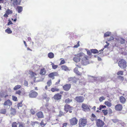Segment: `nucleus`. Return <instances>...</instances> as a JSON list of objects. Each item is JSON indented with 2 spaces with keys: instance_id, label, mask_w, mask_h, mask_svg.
<instances>
[{
  "instance_id": "nucleus-1",
  "label": "nucleus",
  "mask_w": 127,
  "mask_h": 127,
  "mask_svg": "<svg viewBox=\"0 0 127 127\" xmlns=\"http://www.w3.org/2000/svg\"><path fill=\"white\" fill-rule=\"evenodd\" d=\"M84 55V53L83 52H80L75 55L73 59V60L76 63L80 61L81 58Z\"/></svg>"
},
{
  "instance_id": "nucleus-2",
  "label": "nucleus",
  "mask_w": 127,
  "mask_h": 127,
  "mask_svg": "<svg viewBox=\"0 0 127 127\" xmlns=\"http://www.w3.org/2000/svg\"><path fill=\"white\" fill-rule=\"evenodd\" d=\"M118 64L119 66L121 68H125L127 67V62L123 59H120Z\"/></svg>"
},
{
  "instance_id": "nucleus-3",
  "label": "nucleus",
  "mask_w": 127,
  "mask_h": 127,
  "mask_svg": "<svg viewBox=\"0 0 127 127\" xmlns=\"http://www.w3.org/2000/svg\"><path fill=\"white\" fill-rule=\"evenodd\" d=\"M87 120L86 118H81L79 120L78 125L79 127H83L87 124Z\"/></svg>"
},
{
  "instance_id": "nucleus-4",
  "label": "nucleus",
  "mask_w": 127,
  "mask_h": 127,
  "mask_svg": "<svg viewBox=\"0 0 127 127\" xmlns=\"http://www.w3.org/2000/svg\"><path fill=\"white\" fill-rule=\"evenodd\" d=\"M84 56L81 58V64L85 65H86L87 63L88 60V57L87 56L85 55L84 53Z\"/></svg>"
},
{
  "instance_id": "nucleus-5",
  "label": "nucleus",
  "mask_w": 127,
  "mask_h": 127,
  "mask_svg": "<svg viewBox=\"0 0 127 127\" xmlns=\"http://www.w3.org/2000/svg\"><path fill=\"white\" fill-rule=\"evenodd\" d=\"M96 125L97 127H103L105 124L104 122L100 119H95Z\"/></svg>"
},
{
  "instance_id": "nucleus-6",
  "label": "nucleus",
  "mask_w": 127,
  "mask_h": 127,
  "mask_svg": "<svg viewBox=\"0 0 127 127\" xmlns=\"http://www.w3.org/2000/svg\"><path fill=\"white\" fill-rule=\"evenodd\" d=\"M78 121L77 119L75 117H73L69 120L70 124L72 126L77 124Z\"/></svg>"
},
{
  "instance_id": "nucleus-7",
  "label": "nucleus",
  "mask_w": 127,
  "mask_h": 127,
  "mask_svg": "<svg viewBox=\"0 0 127 127\" xmlns=\"http://www.w3.org/2000/svg\"><path fill=\"white\" fill-rule=\"evenodd\" d=\"M38 94L37 92L33 91H30L29 95L30 97L31 98H34L36 97L37 96Z\"/></svg>"
},
{
  "instance_id": "nucleus-8",
  "label": "nucleus",
  "mask_w": 127,
  "mask_h": 127,
  "mask_svg": "<svg viewBox=\"0 0 127 127\" xmlns=\"http://www.w3.org/2000/svg\"><path fill=\"white\" fill-rule=\"evenodd\" d=\"M84 99V98L81 96H77L75 98V100L77 102L79 103L83 102Z\"/></svg>"
},
{
  "instance_id": "nucleus-9",
  "label": "nucleus",
  "mask_w": 127,
  "mask_h": 127,
  "mask_svg": "<svg viewBox=\"0 0 127 127\" xmlns=\"http://www.w3.org/2000/svg\"><path fill=\"white\" fill-rule=\"evenodd\" d=\"M73 107L71 106L70 105L68 104H66L64 105V110L65 111L67 112L69 111L70 113L72 112L71 110L72 109Z\"/></svg>"
},
{
  "instance_id": "nucleus-10",
  "label": "nucleus",
  "mask_w": 127,
  "mask_h": 127,
  "mask_svg": "<svg viewBox=\"0 0 127 127\" xmlns=\"http://www.w3.org/2000/svg\"><path fill=\"white\" fill-rule=\"evenodd\" d=\"M79 79L75 77H72L68 78V81L69 82L72 83H76Z\"/></svg>"
},
{
  "instance_id": "nucleus-11",
  "label": "nucleus",
  "mask_w": 127,
  "mask_h": 127,
  "mask_svg": "<svg viewBox=\"0 0 127 127\" xmlns=\"http://www.w3.org/2000/svg\"><path fill=\"white\" fill-rule=\"evenodd\" d=\"M12 102L9 99H7L3 103L4 106H9V107L12 105Z\"/></svg>"
},
{
  "instance_id": "nucleus-12",
  "label": "nucleus",
  "mask_w": 127,
  "mask_h": 127,
  "mask_svg": "<svg viewBox=\"0 0 127 127\" xmlns=\"http://www.w3.org/2000/svg\"><path fill=\"white\" fill-rule=\"evenodd\" d=\"M59 74L58 73L56 72H54L50 73L48 75V77L50 78H52V79H54V77L58 76Z\"/></svg>"
},
{
  "instance_id": "nucleus-13",
  "label": "nucleus",
  "mask_w": 127,
  "mask_h": 127,
  "mask_svg": "<svg viewBox=\"0 0 127 127\" xmlns=\"http://www.w3.org/2000/svg\"><path fill=\"white\" fill-rule=\"evenodd\" d=\"M71 85L70 84H66L63 87V89L65 91H68L71 88Z\"/></svg>"
},
{
  "instance_id": "nucleus-14",
  "label": "nucleus",
  "mask_w": 127,
  "mask_h": 127,
  "mask_svg": "<svg viewBox=\"0 0 127 127\" xmlns=\"http://www.w3.org/2000/svg\"><path fill=\"white\" fill-rule=\"evenodd\" d=\"M62 96V95L59 93H57L54 95L53 98L55 100H58L61 99Z\"/></svg>"
},
{
  "instance_id": "nucleus-15",
  "label": "nucleus",
  "mask_w": 127,
  "mask_h": 127,
  "mask_svg": "<svg viewBox=\"0 0 127 127\" xmlns=\"http://www.w3.org/2000/svg\"><path fill=\"white\" fill-rule=\"evenodd\" d=\"M123 108L122 105L120 104H117L115 106V110L117 111H121Z\"/></svg>"
},
{
  "instance_id": "nucleus-16",
  "label": "nucleus",
  "mask_w": 127,
  "mask_h": 127,
  "mask_svg": "<svg viewBox=\"0 0 127 127\" xmlns=\"http://www.w3.org/2000/svg\"><path fill=\"white\" fill-rule=\"evenodd\" d=\"M73 71L74 72L78 75H81L83 72H81V70L80 71V72H79L78 67H75Z\"/></svg>"
},
{
  "instance_id": "nucleus-17",
  "label": "nucleus",
  "mask_w": 127,
  "mask_h": 127,
  "mask_svg": "<svg viewBox=\"0 0 127 127\" xmlns=\"http://www.w3.org/2000/svg\"><path fill=\"white\" fill-rule=\"evenodd\" d=\"M81 107L82 108L83 110L84 111H85V110L89 109V106L85 103L82 104Z\"/></svg>"
},
{
  "instance_id": "nucleus-18",
  "label": "nucleus",
  "mask_w": 127,
  "mask_h": 127,
  "mask_svg": "<svg viewBox=\"0 0 127 127\" xmlns=\"http://www.w3.org/2000/svg\"><path fill=\"white\" fill-rule=\"evenodd\" d=\"M36 115L39 119L43 118L44 117L43 113L41 111L38 112L36 113Z\"/></svg>"
},
{
  "instance_id": "nucleus-19",
  "label": "nucleus",
  "mask_w": 127,
  "mask_h": 127,
  "mask_svg": "<svg viewBox=\"0 0 127 127\" xmlns=\"http://www.w3.org/2000/svg\"><path fill=\"white\" fill-rule=\"evenodd\" d=\"M120 101L122 104H124L126 102V99L123 96H121L119 97Z\"/></svg>"
},
{
  "instance_id": "nucleus-20",
  "label": "nucleus",
  "mask_w": 127,
  "mask_h": 127,
  "mask_svg": "<svg viewBox=\"0 0 127 127\" xmlns=\"http://www.w3.org/2000/svg\"><path fill=\"white\" fill-rule=\"evenodd\" d=\"M46 73V71L45 68H43L40 69L39 74L42 75H45Z\"/></svg>"
},
{
  "instance_id": "nucleus-21",
  "label": "nucleus",
  "mask_w": 127,
  "mask_h": 127,
  "mask_svg": "<svg viewBox=\"0 0 127 127\" xmlns=\"http://www.w3.org/2000/svg\"><path fill=\"white\" fill-rule=\"evenodd\" d=\"M62 69V70L67 71L69 70V68L65 65H63L61 66Z\"/></svg>"
},
{
  "instance_id": "nucleus-22",
  "label": "nucleus",
  "mask_w": 127,
  "mask_h": 127,
  "mask_svg": "<svg viewBox=\"0 0 127 127\" xmlns=\"http://www.w3.org/2000/svg\"><path fill=\"white\" fill-rule=\"evenodd\" d=\"M59 90H60L59 89L56 88L55 87H54L52 88L51 89V91L53 92H59Z\"/></svg>"
},
{
  "instance_id": "nucleus-23",
  "label": "nucleus",
  "mask_w": 127,
  "mask_h": 127,
  "mask_svg": "<svg viewBox=\"0 0 127 127\" xmlns=\"http://www.w3.org/2000/svg\"><path fill=\"white\" fill-rule=\"evenodd\" d=\"M46 124V121H45L44 120H42L40 123V125L42 126V127H43L45 126Z\"/></svg>"
},
{
  "instance_id": "nucleus-24",
  "label": "nucleus",
  "mask_w": 127,
  "mask_h": 127,
  "mask_svg": "<svg viewBox=\"0 0 127 127\" xmlns=\"http://www.w3.org/2000/svg\"><path fill=\"white\" fill-rule=\"evenodd\" d=\"M45 106L46 108L47 109V111H50L51 110V106L49 105L48 104H46L45 105Z\"/></svg>"
},
{
  "instance_id": "nucleus-25",
  "label": "nucleus",
  "mask_w": 127,
  "mask_h": 127,
  "mask_svg": "<svg viewBox=\"0 0 127 127\" xmlns=\"http://www.w3.org/2000/svg\"><path fill=\"white\" fill-rule=\"evenodd\" d=\"M48 57L50 59H52L54 57V54L52 52H50L48 54Z\"/></svg>"
},
{
  "instance_id": "nucleus-26",
  "label": "nucleus",
  "mask_w": 127,
  "mask_h": 127,
  "mask_svg": "<svg viewBox=\"0 0 127 127\" xmlns=\"http://www.w3.org/2000/svg\"><path fill=\"white\" fill-rule=\"evenodd\" d=\"M11 115H14L16 114V111L15 109L11 108Z\"/></svg>"
},
{
  "instance_id": "nucleus-27",
  "label": "nucleus",
  "mask_w": 127,
  "mask_h": 127,
  "mask_svg": "<svg viewBox=\"0 0 127 127\" xmlns=\"http://www.w3.org/2000/svg\"><path fill=\"white\" fill-rule=\"evenodd\" d=\"M105 104L108 107H110L112 105V103L108 101H106L104 102Z\"/></svg>"
},
{
  "instance_id": "nucleus-28",
  "label": "nucleus",
  "mask_w": 127,
  "mask_h": 127,
  "mask_svg": "<svg viewBox=\"0 0 127 127\" xmlns=\"http://www.w3.org/2000/svg\"><path fill=\"white\" fill-rule=\"evenodd\" d=\"M17 9L19 13H20L23 10V7L21 6H18L17 8Z\"/></svg>"
},
{
  "instance_id": "nucleus-29",
  "label": "nucleus",
  "mask_w": 127,
  "mask_h": 127,
  "mask_svg": "<svg viewBox=\"0 0 127 127\" xmlns=\"http://www.w3.org/2000/svg\"><path fill=\"white\" fill-rule=\"evenodd\" d=\"M42 98L43 99H46L48 100H49L50 99V98L48 97L47 95L45 94L42 95Z\"/></svg>"
},
{
  "instance_id": "nucleus-30",
  "label": "nucleus",
  "mask_w": 127,
  "mask_h": 127,
  "mask_svg": "<svg viewBox=\"0 0 127 127\" xmlns=\"http://www.w3.org/2000/svg\"><path fill=\"white\" fill-rule=\"evenodd\" d=\"M72 99H70L69 98H67L64 101L67 104L69 103H70L72 102Z\"/></svg>"
},
{
  "instance_id": "nucleus-31",
  "label": "nucleus",
  "mask_w": 127,
  "mask_h": 127,
  "mask_svg": "<svg viewBox=\"0 0 127 127\" xmlns=\"http://www.w3.org/2000/svg\"><path fill=\"white\" fill-rule=\"evenodd\" d=\"M13 4L14 6H15L19 4L17 0H13Z\"/></svg>"
},
{
  "instance_id": "nucleus-32",
  "label": "nucleus",
  "mask_w": 127,
  "mask_h": 127,
  "mask_svg": "<svg viewBox=\"0 0 127 127\" xmlns=\"http://www.w3.org/2000/svg\"><path fill=\"white\" fill-rule=\"evenodd\" d=\"M91 51L92 53H93V54H97L98 53V50L95 49H91Z\"/></svg>"
},
{
  "instance_id": "nucleus-33",
  "label": "nucleus",
  "mask_w": 127,
  "mask_h": 127,
  "mask_svg": "<svg viewBox=\"0 0 127 127\" xmlns=\"http://www.w3.org/2000/svg\"><path fill=\"white\" fill-rule=\"evenodd\" d=\"M29 74L32 77H34L36 75V74L35 73H34L32 71H29Z\"/></svg>"
},
{
  "instance_id": "nucleus-34",
  "label": "nucleus",
  "mask_w": 127,
  "mask_h": 127,
  "mask_svg": "<svg viewBox=\"0 0 127 127\" xmlns=\"http://www.w3.org/2000/svg\"><path fill=\"white\" fill-rule=\"evenodd\" d=\"M5 32L6 33H7L8 34H11L12 32V31L10 29L8 28L5 31Z\"/></svg>"
},
{
  "instance_id": "nucleus-35",
  "label": "nucleus",
  "mask_w": 127,
  "mask_h": 127,
  "mask_svg": "<svg viewBox=\"0 0 127 127\" xmlns=\"http://www.w3.org/2000/svg\"><path fill=\"white\" fill-rule=\"evenodd\" d=\"M19 126L18 127H25V124L23 122H19Z\"/></svg>"
},
{
  "instance_id": "nucleus-36",
  "label": "nucleus",
  "mask_w": 127,
  "mask_h": 127,
  "mask_svg": "<svg viewBox=\"0 0 127 127\" xmlns=\"http://www.w3.org/2000/svg\"><path fill=\"white\" fill-rule=\"evenodd\" d=\"M117 74L119 76H120V75H122L124 74V71H119L117 72Z\"/></svg>"
},
{
  "instance_id": "nucleus-37",
  "label": "nucleus",
  "mask_w": 127,
  "mask_h": 127,
  "mask_svg": "<svg viewBox=\"0 0 127 127\" xmlns=\"http://www.w3.org/2000/svg\"><path fill=\"white\" fill-rule=\"evenodd\" d=\"M21 87V86L19 85H18L15 86L14 88V90H17L20 89Z\"/></svg>"
},
{
  "instance_id": "nucleus-38",
  "label": "nucleus",
  "mask_w": 127,
  "mask_h": 127,
  "mask_svg": "<svg viewBox=\"0 0 127 127\" xmlns=\"http://www.w3.org/2000/svg\"><path fill=\"white\" fill-rule=\"evenodd\" d=\"M111 34V33L110 32H106L104 35V37H107L110 36Z\"/></svg>"
},
{
  "instance_id": "nucleus-39",
  "label": "nucleus",
  "mask_w": 127,
  "mask_h": 127,
  "mask_svg": "<svg viewBox=\"0 0 127 127\" xmlns=\"http://www.w3.org/2000/svg\"><path fill=\"white\" fill-rule=\"evenodd\" d=\"M51 65L52 66V68L53 69H56L58 67L57 65H55L54 63H52Z\"/></svg>"
},
{
  "instance_id": "nucleus-40",
  "label": "nucleus",
  "mask_w": 127,
  "mask_h": 127,
  "mask_svg": "<svg viewBox=\"0 0 127 127\" xmlns=\"http://www.w3.org/2000/svg\"><path fill=\"white\" fill-rule=\"evenodd\" d=\"M47 84L48 87L50 86L52 84V82L51 80H49L47 83Z\"/></svg>"
},
{
  "instance_id": "nucleus-41",
  "label": "nucleus",
  "mask_w": 127,
  "mask_h": 127,
  "mask_svg": "<svg viewBox=\"0 0 127 127\" xmlns=\"http://www.w3.org/2000/svg\"><path fill=\"white\" fill-rule=\"evenodd\" d=\"M6 112V109H2L0 110V113L2 114H5Z\"/></svg>"
},
{
  "instance_id": "nucleus-42",
  "label": "nucleus",
  "mask_w": 127,
  "mask_h": 127,
  "mask_svg": "<svg viewBox=\"0 0 127 127\" xmlns=\"http://www.w3.org/2000/svg\"><path fill=\"white\" fill-rule=\"evenodd\" d=\"M6 13L7 14L9 15L10 14H12V12L11 10H10L8 9L6 11Z\"/></svg>"
},
{
  "instance_id": "nucleus-43",
  "label": "nucleus",
  "mask_w": 127,
  "mask_h": 127,
  "mask_svg": "<svg viewBox=\"0 0 127 127\" xmlns=\"http://www.w3.org/2000/svg\"><path fill=\"white\" fill-rule=\"evenodd\" d=\"M12 127H17V123L16 122H13L12 124Z\"/></svg>"
},
{
  "instance_id": "nucleus-44",
  "label": "nucleus",
  "mask_w": 127,
  "mask_h": 127,
  "mask_svg": "<svg viewBox=\"0 0 127 127\" xmlns=\"http://www.w3.org/2000/svg\"><path fill=\"white\" fill-rule=\"evenodd\" d=\"M23 106V104L22 103V102H21L19 103H18L17 104V107L18 108V109H19V107H22Z\"/></svg>"
},
{
  "instance_id": "nucleus-45",
  "label": "nucleus",
  "mask_w": 127,
  "mask_h": 127,
  "mask_svg": "<svg viewBox=\"0 0 127 127\" xmlns=\"http://www.w3.org/2000/svg\"><path fill=\"white\" fill-rule=\"evenodd\" d=\"M22 93L21 91L20 90L17 91L15 93L16 94H18L19 95H21Z\"/></svg>"
},
{
  "instance_id": "nucleus-46",
  "label": "nucleus",
  "mask_w": 127,
  "mask_h": 127,
  "mask_svg": "<svg viewBox=\"0 0 127 127\" xmlns=\"http://www.w3.org/2000/svg\"><path fill=\"white\" fill-rule=\"evenodd\" d=\"M76 67H78V69L80 68L81 70V71L82 72H83V73H84V71H83V68H81V67L78 65H76Z\"/></svg>"
},
{
  "instance_id": "nucleus-47",
  "label": "nucleus",
  "mask_w": 127,
  "mask_h": 127,
  "mask_svg": "<svg viewBox=\"0 0 127 127\" xmlns=\"http://www.w3.org/2000/svg\"><path fill=\"white\" fill-rule=\"evenodd\" d=\"M60 59L61 60L63 59H62V58H61ZM65 63V60H62L61 61V62L59 64V65H61L62 64H64Z\"/></svg>"
},
{
  "instance_id": "nucleus-48",
  "label": "nucleus",
  "mask_w": 127,
  "mask_h": 127,
  "mask_svg": "<svg viewBox=\"0 0 127 127\" xmlns=\"http://www.w3.org/2000/svg\"><path fill=\"white\" fill-rule=\"evenodd\" d=\"M12 100L14 101H17V97L14 95H13L12 96Z\"/></svg>"
},
{
  "instance_id": "nucleus-49",
  "label": "nucleus",
  "mask_w": 127,
  "mask_h": 127,
  "mask_svg": "<svg viewBox=\"0 0 127 127\" xmlns=\"http://www.w3.org/2000/svg\"><path fill=\"white\" fill-rule=\"evenodd\" d=\"M102 111L104 113V115H107L108 113V112L107 110H102Z\"/></svg>"
},
{
  "instance_id": "nucleus-50",
  "label": "nucleus",
  "mask_w": 127,
  "mask_h": 127,
  "mask_svg": "<svg viewBox=\"0 0 127 127\" xmlns=\"http://www.w3.org/2000/svg\"><path fill=\"white\" fill-rule=\"evenodd\" d=\"M125 39L121 38L120 40V42L121 44H124L125 43Z\"/></svg>"
},
{
  "instance_id": "nucleus-51",
  "label": "nucleus",
  "mask_w": 127,
  "mask_h": 127,
  "mask_svg": "<svg viewBox=\"0 0 127 127\" xmlns=\"http://www.w3.org/2000/svg\"><path fill=\"white\" fill-rule=\"evenodd\" d=\"M118 78L120 79L121 81H123L124 80L123 77L121 76H118L117 77Z\"/></svg>"
},
{
  "instance_id": "nucleus-52",
  "label": "nucleus",
  "mask_w": 127,
  "mask_h": 127,
  "mask_svg": "<svg viewBox=\"0 0 127 127\" xmlns=\"http://www.w3.org/2000/svg\"><path fill=\"white\" fill-rule=\"evenodd\" d=\"M105 99V97L103 96L100 97L99 98V100L100 102L102 101L103 100H104Z\"/></svg>"
},
{
  "instance_id": "nucleus-53",
  "label": "nucleus",
  "mask_w": 127,
  "mask_h": 127,
  "mask_svg": "<svg viewBox=\"0 0 127 127\" xmlns=\"http://www.w3.org/2000/svg\"><path fill=\"white\" fill-rule=\"evenodd\" d=\"M80 44H79V41H78L77 44L75 45L73 47L74 48H77L79 46Z\"/></svg>"
},
{
  "instance_id": "nucleus-54",
  "label": "nucleus",
  "mask_w": 127,
  "mask_h": 127,
  "mask_svg": "<svg viewBox=\"0 0 127 127\" xmlns=\"http://www.w3.org/2000/svg\"><path fill=\"white\" fill-rule=\"evenodd\" d=\"M31 113L32 114L34 115L35 114V112L33 110V109H31L30 110Z\"/></svg>"
},
{
  "instance_id": "nucleus-55",
  "label": "nucleus",
  "mask_w": 127,
  "mask_h": 127,
  "mask_svg": "<svg viewBox=\"0 0 127 127\" xmlns=\"http://www.w3.org/2000/svg\"><path fill=\"white\" fill-rule=\"evenodd\" d=\"M99 107V109L101 110L103 108H106V106L105 105H100Z\"/></svg>"
},
{
  "instance_id": "nucleus-56",
  "label": "nucleus",
  "mask_w": 127,
  "mask_h": 127,
  "mask_svg": "<svg viewBox=\"0 0 127 127\" xmlns=\"http://www.w3.org/2000/svg\"><path fill=\"white\" fill-rule=\"evenodd\" d=\"M39 124V122L37 121H35L32 122V126H34L35 124Z\"/></svg>"
},
{
  "instance_id": "nucleus-57",
  "label": "nucleus",
  "mask_w": 127,
  "mask_h": 127,
  "mask_svg": "<svg viewBox=\"0 0 127 127\" xmlns=\"http://www.w3.org/2000/svg\"><path fill=\"white\" fill-rule=\"evenodd\" d=\"M114 39V38L112 36H110V38L108 39V41H111L113 40Z\"/></svg>"
},
{
  "instance_id": "nucleus-58",
  "label": "nucleus",
  "mask_w": 127,
  "mask_h": 127,
  "mask_svg": "<svg viewBox=\"0 0 127 127\" xmlns=\"http://www.w3.org/2000/svg\"><path fill=\"white\" fill-rule=\"evenodd\" d=\"M91 53H92L91 52V51L90 52L89 50H88L87 51V54L89 56H91L92 54Z\"/></svg>"
},
{
  "instance_id": "nucleus-59",
  "label": "nucleus",
  "mask_w": 127,
  "mask_h": 127,
  "mask_svg": "<svg viewBox=\"0 0 127 127\" xmlns=\"http://www.w3.org/2000/svg\"><path fill=\"white\" fill-rule=\"evenodd\" d=\"M112 121L113 122L115 123L117 122L118 121V120L116 119H113Z\"/></svg>"
},
{
  "instance_id": "nucleus-60",
  "label": "nucleus",
  "mask_w": 127,
  "mask_h": 127,
  "mask_svg": "<svg viewBox=\"0 0 127 127\" xmlns=\"http://www.w3.org/2000/svg\"><path fill=\"white\" fill-rule=\"evenodd\" d=\"M106 43L107 44H106L104 46V48H106L108 47V46L109 45V43H108L107 41H106Z\"/></svg>"
},
{
  "instance_id": "nucleus-61",
  "label": "nucleus",
  "mask_w": 127,
  "mask_h": 127,
  "mask_svg": "<svg viewBox=\"0 0 127 127\" xmlns=\"http://www.w3.org/2000/svg\"><path fill=\"white\" fill-rule=\"evenodd\" d=\"M60 82V79H59V80H58V81L55 83V85H58L59 84Z\"/></svg>"
},
{
  "instance_id": "nucleus-62",
  "label": "nucleus",
  "mask_w": 127,
  "mask_h": 127,
  "mask_svg": "<svg viewBox=\"0 0 127 127\" xmlns=\"http://www.w3.org/2000/svg\"><path fill=\"white\" fill-rule=\"evenodd\" d=\"M64 115V113L61 111H60L59 115H60V116H62L63 115Z\"/></svg>"
},
{
  "instance_id": "nucleus-63",
  "label": "nucleus",
  "mask_w": 127,
  "mask_h": 127,
  "mask_svg": "<svg viewBox=\"0 0 127 127\" xmlns=\"http://www.w3.org/2000/svg\"><path fill=\"white\" fill-rule=\"evenodd\" d=\"M8 15L7 14H6V13L5 14H4V15H3V16L5 17H6V18H7V17H8Z\"/></svg>"
},
{
  "instance_id": "nucleus-64",
  "label": "nucleus",
  "mask_w": 127,
  "mask_h": 127,
  "mask_svg": "<svg viewBox=\"0 0 127 127\" xmlns=\"http://www.w3.org/2000/svg\"><path fill=\"white\" fill-rule=\"evenodd\" d=\"M12 24V22L11 21H10L9 22L8 24L7 25H10L11 24Z\"/></svg>"
}]
</instances>
